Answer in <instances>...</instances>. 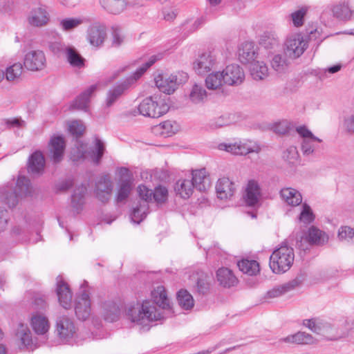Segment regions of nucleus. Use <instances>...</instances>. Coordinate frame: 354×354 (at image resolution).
I'll return each instance as SVG.
<instances>
[{
	"instance_id": "nucleus-13",
	"label": "nucleus",
	"mask_w": 354,
	"mask_h": 354,
	"mask_svg": "<svg viewBox=\"0 0 354 354\" xmlns=\"http://www.w3.org/2000/svg\"><path fill=\"white\" fill-rule=\"evenodd\" d=\"M261 198V187L256 179L248 180L244 191L243 198L248 206H256Z\"/></svg>"
},
{
	"instance_id": "nucleus-24",
	"label": "nucleus",
	"mask_w": 354,
	"mask_h": 354,
	"mask_svg": "<svg viewBox=\"0 0 354 354\" xmlns=\"http://www.w3.org/2000/svg\"><path fill=\"white\" fill-rule=\"evenodd\" d=\"M216 279L219 285L230 288L238 283V279L233 272L227 268H221L216 272Z\"/></svg>"
},
{
	"instance_id": "nucleus-40",
	"label": "nucleus",
	"mask_w": 354,
	"mask_h": 354,
	"mask_svg": "<svg viewBox=\"0 0 354 354\" xmlns=\"http://www.w3.org/2000/svg\"><path fill=\"white\" fill-rule=\"evenodd\" d=\"M239 270L250 276L256 275L260 271L259 264L257 261L243 259L238 262Z\"/></svg>"
},
{
	"instance_id": "nucleus-4",
	"label": "nucleus",
	"mask_w": 354,
	"mask_h": 354,
	"mask_svg": "<svg viewBox=\"0 0 354 354\" xmlns=\"http://www.w3.org/2000/svg\"><path fill=\"white\" fill-rule=\"evenodd\" d=\"M32 192L33 189L29 179L25 176H19L15 189L8 187L3 188L1 198L9 207H14L19 199L30 196Z\"/></svg>"
},
{
	"instance_id": "nucleus-58",
	"label": "nucleus",
	"mask_w": 354,
	"mask_h": 354,
	"mask_svg": "<svg viewBox=\"0 0 354 354\" xmlns=\"http://www.w3.org/2000/svg\"><path fill=\"white\" fill-rule=\"evenodd\" d=\"M305 275L304 274H298L295 279L283 284V286L287 292H289L295 288L299 287L305 281Z\"/></svg>"
},
{
	"instance_id": "nucleus-12",
	"label": "nucleus",
	"mask_w": 354,
	"mask_h": 354,
	"mask_svg": "<svg viewBox=\"0 0 354 354\" xmlns=\"http://www.w3.org/2000/svg\"><path fill=\"white\" fill-rule=\"evenodd\" d=\"M24 66L29 71H37L44 69L46 64L44 53L40 50L28 52L24 57Z\"/></svg>"
},
{
	"instance_id": "nucleus-47",
	"label": "nucleus",
	"mask_w": 354,
	"mask_h": 354,
	"mask_svg": "<svg viewBox=\"0 0 354 354\" xmlns=\"http://www.w3.org/2000/svg\"><path fill=\"white\" fill-rule=\"evenodd\" d=\"M272 68L277 73H284L288 67V60L279 54L273 55L270 60Z\"/></svg>"
},
{
	"instance_id": "nucleus-46",
	"label": "nucleus",
	"mask_w": 354,
	"mask_h": 354,
	"mask_svg": "<svg viewBox=\"0 0 354 354\" xmlns=\"http://www.w3.org/2000/svg\"><path fill=\"white\" fill-rule=\"evenodd\" d=\"M177 301L183 309L189 310L194 306L193 297L186 290L181 289L178 292Z\"/></svg>"
},
{
	"instance_id": "nucleus-37",
	"label": "nucleus",
	"mask_w": 354,
	"mask_h": 354,
	"mask_svg": "<svg viewBox=\"0 0 354 354\" xmlns=\"http://www.w3.org/2000/svg\"><path fill=\"white\" fill-rule=\"evenodd\" d=\"M100 3L104 10L114 15L122 12L127 6V0H101Z\"/></svg>"
},
{
	"instance_id": "nucleus-31",
	"label": "nucleus",
	"mask_w": 354,
	"mask_h": 354,
	"mask_svg": "<svg viewBox=\"0 0 354 354\" xmlns=\"http://www.w3.org/2000/svg\"><path fill=\"white\" fill-rule=\"evenodd\" d=\"M306 241L313 245H322L328 242V235L319 228L312 226L308 230Z\"/></svg>"
},
{
	"instance_id": "nucleus-19",
	"label": "nucleus",
	"mask_w": 354,
	"mask_h": 354,
	"mask_svg": "<svg viewBox=\"0 0 354 354\" xmlns=\"http://www.w3.org/2000/svg\"><path fill=\"white\" fill-rule=\"evenodd\" d=\"M56 292L61 306L68 309L71 306L72 293L68 286L59 277L57 278Z\"/></svg>"
},
{
	"instance_id": "nucleus-42",
	"label": "nucleus",
	"mask_w": 354,
	"mask_h": 354,
	"mask_svg": "<svg viewBox=\"0 0 354 354\" xmlns=\"http://www.w3.org/2000/svg\"><path fill=\"white\" fill-rule=\"evenodd\" d=\"M174 122L167 120L153 127V132L163 137H169L175 133L176 128Z\"/></svg>"
},
{
	"instance_id": "nucleus-35",
	"label": "nucleus",
	"mask_w": 354,
	"mask_h": 354,
	"mask_svg": "<svg viewBox=\"0 0 354 354\" xmlns=\"http://www.w3.org/2000/svg\"><path fill=\"white\" fill-rule=\"evenodd\" d=\"M250 71L252 78L255 80H264L269 74V70L266 63L259 60H255L251 63Z\"/></svg>"
},
{
	"instance_id": "nucleus-1",
	"label": "nucleus",
	"mask_w": 354,
	"mask_h": 354,
	"mask_svg": "<svg viewBox=\"0 0 354 354\" xmlns=\"http://www.w3.org/2000/svg\"><path fill=\"white\" fill-rule=\"evenodd\" d=\"M127 313L131 322L140 326L145 330L149 329L152 322L163 318L156 307L149 301H145L142 304L130 306Z\"/></svg>"
},
{
	"instance_id": "nucleus-55",
	"label": "nucleus",
	"mask_w": 354,
	"mask_h": 354,
	"mask_svg": "<svg viewBox=\"0 0 354 354\" xmlns=\"http://www.w3.org/2000/svg\"><path fill=\"white\" fill-rule=\"evenodd\" d=\"M68 129L72 135L79 137L83 134L85 126L81 120H73L68 122Z\"/></svg>"
},
{
	"instance_id": "nucleus-56",
	"label": "nucleus",
	"mask_w": 354,
	"mask_h": 354,
	"mask_svg": "<svg viewBox=\"0 0 354 354\" xmlns=\"http://www.w3.org/2000/svg\"><path fill=\"white\" fill-rule=\"evenodd\" d=\"M82 20L79 18H66L60 21L59 26L65 31L71 30L82 24Z\"/></svg>"
},
{
	"instance_id": "nucleus-16",
	"label": "nucleus",
	"mask_w": 354,
	"mask_h": 354,
	"mask_svg": "<svg viewBox=\"0 0 354 354\" xmlns=\"http://www.w3.org/2000/svg\"><path fill=\"white\" fill-rule=\"evenodd\" d=\"M75 313L80 320H86L91 315V301L86 290H82L76 298Z\"/></svg>"
},
{
	"instance_id": "nucleus-39",
	"label": "nucleus",
	"mask_w": 354,
	"mask_h": 354,
	"mask_svg": "<svg viewBox=\"0 0 354 354\" xmlns=\"http://www.w3.org/2000/svg\"><path fill=\"white\" fill-rule=\"evenodd\" d=\"M86 189L85 185H81L75 188L71 196L72 207L77 212L82 208L84 203V196L86 193Z\"/></svg>"
},
{
	"instance_id": "nucleus-38",
	"label": "nucleus",
	"mask_w": 354,
	"mask_h": 354,
	"mask_svg": "<svg viewBox=\"0 0 354 354\" xmlns=\"http://www.w3.org/2000/svg\"><path fill=\"white\" fill-rule=\"evenodd\" d=\"M221 72H212L205 79V85L209 90L216 91L225 85Z\"/></svg>"
},
{
	"instance_id": "nucleus-30",
	"label": "nucleus",
	"mask_w": 354,
	"mask_h": 354,
	"mask_svg": "<svg viewBox=\"0 0 354 354\" xmlns=\"http://www.w3.org/2000/svg\"><path fill=\"white\" fill-rule=\"evenodd\" d=\"M330 11L333 17L342 21H348L354 15V10H351L348 4L345 2L333 6Z\"/></svg>"
},
{
	"instance_id": "nucleus-26",
	"label": "nucleus",
	"mask_w": 354,
	"mask_h": 354,
	"mask_svg": "<svg viewBox=\"0 0 354 354\" xmlns=\"http://www.w3.org/2000/svg\"><path fill=\"white\" fill-rule=\"evenodd\" d=\"M281 342L287 344H314L317 343V339L311 335L305 332H298L297 333L290 335L279 340Z\"/></svg>"
},
{
	"instance_id": "nucleus-8",
	"label": "nucleus",
	"mask_w": 354,
	"mask_h": 354,
	"mask_svg": "<svg viewBox=\"0 0 354 354\" xmlns=\"http://www.w3.org/2000/svg\"><path fill=\"white\" fill-rule=\"evenodd\" d=\"M120 175V181L116 195L117 202H122L125 201L133 188V175L129 169L126 167H120L118 170Z\"/></svg>"
},
{
	"instance_id": "nucleus-61",
	"label": "nucleus",
	"mask_w": 354,
	"mask_h": 354,
	"mask_svg": "<svg viewBox=\"0 0 354 354\" xmlns=\"http://www.w3.org/2000/svg\"><path fill=\"white\" fill-rule=\"evenodd\" d=\"M299 156L297 149L295 147L291 146L283 152V158L290 163H294Z\"/></svg>"
},
{
	"instance_id": "nucleus-11",
	"label": "nucleus",
	"mask_w": 354,
	"mask_h": 354,
	"mask_svg": "<svg viewBox=\"0 0 354 354\" xmlns=\"http://www.w3.org/2000/svg\"><path fill=\"white\" fill-rule=\"evenodd\" d=\"M223 81L225 85L237 86L245 80V73L238 64H230L222 71Z\"/></svg>"
},
{
	"instance_id": "nucleus-57",
	"label": "nucleus",
	"mask_w": 354,
	"mask_h": 354,
	"mask_svg": "<svg viewBox=\"0 0 354 354\" xmlns=\"http://www.w3.org/2000/svg\"><path fill=\"white\" fill-rule=\"evenodd\" d=\"M69 47L70 46L66 45L60 41L50 42L48 44L50 50L57 56H60L61 55H65L67 49H68Z\"/></svg>"
},
{
	"instance_id": "nucleus-27",
	"label": "nucleus",
	"mask_w": 354,
	"mask_h": 354,
	"mask_svg": "<svg viewBox=\"0 0 354 354\" xmlns=\"http://www.w3.org/2000/svg\"><path fill=\"white\" fill-rule=\"evenodd\" d=\"M45 160L40 151L34 152L29 158L28 171L30 174L36 175L42 173L44 169Z\"/></svg>"
},
{
	"instance_id": "nucleus-63",
	"label": "nucleus",
	"mask_w": 354,
	"mask_h": 354,
	"mask_svg": "<svg viewBox=\"0 0 354 354\" xmlns=\"http://www.w3.org/2000/svg\"><path fill=\"white\" fill-rule=\"evenodd\" d=\"M288 129V123L286 121L274 123L272 127L273 131L278 134H285Z\"/></svg>"
},
{
	"instance_id": "nucleus-20",
	"label": "nucleus",
	"mask_w": 354,
	"mask_h": 354,
	"mask_svg": "<svg viewBox=\"0 0 354 354\" xmlns=\"http://www.w3.org/2000/svg\"><path fill=\"white\" fill-rule=\"evenodd\" d=\"M279 194L282 201L288 206L294 207L302 203V195L296 189L285 187L281 189Z\"/></svg>"
},
{
	"instance_id": "nucleus-41",
	"label": "nucleus",
	"mask_w": 354,
	"mask_h": 354,
	"mask_svg": "<svg viewBox=\"0 0 354 354\" xmlns=\"http://www.w3.org/2000/svg\"><path fill=\"white\" fill-rule=\"evenodd\" d=\"M16 336L24 346H30L32 344V334L27 325L22 323L19 324Z\"/></svg>"
},
{
	"instance_id": "nucleus-54",
	"label": "nucleus",
	"mask_w": 354,
	"mask_h": 354,
	"mask_svg": "<svg viewBox=\"0 0 354 354\" xmlns=\"http://www.w3.org/2000/svg\"><path fill=\"white\" fill-rule=\"evenodd\" d=\"M307 8L302 7L300 9L293 12L290 15L292 24L295 27H300L304 24V17L307 13Z\"/></svg>"
},
{
	"instance_id": "nucleus-23",
	"label": "nucleus",
	"mask_w": 354,
	"mask_h": 354,
	"mask_svg": "<svg viewBox=\"0 0 354 354\" xmlns=\"http://www.w3.org/2000/svg\"><path fill=\"white\" fill-rule=\"evenodd\" d=\"M101 314L105 321L114 322L119 319L120 316V308L114 301H107L102 304Z\"/></svg>"
},
{
	"instance_id": "nucleus-5",
	"label": "nucleus",
	"mask_w": 354,
	"mask_h": 354,
	"mask_svg": "<svg viewBox=\"0 0 354 354\" xmlns=\"http://www.w3.org/2000/svg\"><path fill=\"white\" fill-rule=\"evenodd\" d=\"M188 79L186 73L178 71L169 75L159 74L155 77L156 86L165 93L170 95L173 93L180 84L185 83Z\"/></svg>"
},
{
	"instance_id": "nucleus-53",
	"label": "nucleus",
	"mask_w": 354,
	"mask_h": 354,
	"mask_svg": "<svg viewBox=\"0 0 354 354\" xmlns=\"http://www.w3.org/2000/svg\"><path fill=\"white\" fill-rule=\"evenodd\" d=\"M212 185V178L205 168L201 169V193L209 192Z\"/></svg>"
},
{
	"instance_id": "nucleus-9",
	"label": "nucleus",
	"mask_w": 354,
	"mask_h": 354,
	"mask_svg": "<svg viewBox=\"0 0 354 354\" xmlns=\"http://www.w3.org/2000/svg\"><path fill=\"white\" fill-rule=\"evenodd\" d=\"M218 149L225 151L234 155L243 156L252 152H258L259 147L251 140H243L233 144L221 143Z\"/></svg>"
},
{
	"instance_id": "nucleus-22",
	"label": "nucleus",
	"mask_w": 354,
	"mask_h": 354,
	"mask_svg": "<svg viewBox=\"0 0 354 354\" xmlns=\"http://www.w3.org/2000/svg\"><path fill=\"white\" fill-rule=\"evenodd\" d=\"M30 325L37 335H45L49 330L50 326L48 317L38 312L32 314Z\"/></svg>"
},
{
	"instance_id": "nucleus-36",
	"label": "nucleus",
	"mask_w": 354,
	"mask_h": 354,
	"mask_svg": "<svg viewBox=\"0 0 354 354\" xmlns=\"http://www.w3.org/2000/svg\"><path fill=\"white\" fill-rule=\"evenodd\" d=\"M174 190L181 198H188L193 193L194 183L192 180L180 179L176 183Z\"/></svg>"
},
{
	"instance_id": "nucleus-32",
	"label": "nucleus",
	"mask_w": 354,
	"mask_h": 354,
	"mask_svg": "<svg viewBox=\"0 0 354 354\" xmlns=\"http://www.w3.org/2000/svg\"><path fill=\"white\" fill-rule=\"evenodd\" d=\"M259 44L266 49L274 50L280 46L279 38L274 31H266L261 35Z\"/></svg>"
},
{
	"instance_id": "nucleus-33",
	"label": "nucleus",
	"mask_w": 354,
	"mask_h": 354,
	"mask_svg": "<svg viewBox=\"0 0 354 354\" xmlns=\"http://www.w3.org/2000/svg\"><path fill=\"white\" fill-rule=\"evenodd\" d=\"M64 56L66 60L71 67L79 69L84 68L86 60L75 47L70 46Z\"/></svg>"
},
{
	"instance_id": "nucleus-44",
	"label": "nucleus",
	"mask_w": 354,
	"mask_h": 354,
	"mask_svg": "<svg viewBox=\"0 0 354 354\" xmlns=\"http://www.w3.org/2000/svg\"><path fill=\"white\" fill-rule=\"evenodd\" d=\"M149 205L145 202H140L139 205L133 208L131 219L135 223H140L148 213Z\"/></svg>"
},
{
	"instance_id": "nucleus-43",
	"label": "nucleus",
	"mask_w": 354,
	"mask_h": 354,
	"mask_svg": "<svg viewBox=\"0 0 354 354\" xmlns=\"http://www.w3.org/2000/svg\"><path fill=\"white\" fill-rule=\"evenodd\" d=\"M216 57L212 50L204 51L201 55V69L210 71L216 66Z\"/></svg>"
},
{
	"instance_id": "nucleus-14",
	"label": "nucleus",
	"mask_w": 354,
	"mask_h": 354,
	"mask_svg": "<svg viewBox=\"0 0 354 354\" xmlns=\"http://www.w3.org/2000/svg\"><path fill=\"white\" fill-rule=\"evenodd\" d=\"M113 182L109 175H102L97 178L95 183V193L100 201L107 202L111 198Z\"/></svg>"
},
{
	"instance_id": "nucleus-48",
	"label": "nucleus",
	"mask_w": 354,
	"mask_h": 354,
	"mask_svg": "<svg viewBox=\"0 0 354 354\" xmlns=\"http://www.w3.org/2000/svg\"><path fill=\"white\" fill-rule=\"evenodd\" d=\"M1 124L8 129H23L26 127V122L21 118H9L1 120Z\"/></svg>"
},
{
	"instance_id": "nucleus-49",
	"label": "nucleus",
	"mask_w": 354,
	"mask_h": 354,
	"mask_svg": "<svg viewBox=\"0 0 354 354\" xmlns=\"http://www.w3.org/2000/svg\"><path fill=\"white\" fill-rule=\"evenodd\" d=\"M22 71L23 67L21 64L15 63L6 68L5 77L8 81H14L20 77Z\"/></svg>"
},
{
	"instance_id": "nucleus-50",
	"label": "nucleus",
	"mask_w": 354,
	"mask_h": 354,
	"mask_svg": "<svg viewBox=\"0 0 354 354\" xmlns=\"http://www.w3.org/2000/svg\"><path fill=\"white\" fill-rule=\"evenodd\" d=\"M304 325L317 334H323L326 328L325 324L316 319H306L304 321Z\"/></svg>"
},
{
	"instance_id": "nucleus-25",
	"label": "nucleus",
	"mask_w": 354,
	"mask_h": 354,
	"mask_svg": "<svg viewBox=\"0 0 354 354\" xmlns=\"http://www.w3.org/2000/svg\"><path fill=\"white\" fill-rule=\"evenodd\" d=\"M106 37V30L104 26L93 25L88 30L87 39L91 45L98 47L101 46Z\"/></svg>"
},
{
	"instance_id": "nucleus-18",
	"label": "nucleus",
	"mask_w": 354,
	"mask_h": 354,
	"mask_svg": "<svg viewBox=\"0 0 354 354\" xmlns=\"http://www.w3.org/2000/svg\"><path fill=\"white\" fill-rule=\"evenodd\" d=\"M64 149L65 142L62 136H55L50 139L48 144V151L49 156L54 162H59L62 160Z\"/></svg>"
},
{
	"instance_id": "nucleus-52",
	"label": "nucleus",
	"mask_w": 354,
	"mask_h": 354,
	"mask_svg": "<svg viewBox=\"0 0 354 354\" xmlns=\"http://www.w3.org/2000/svg\"><path fill=\"white\" fill-rule=\"evenodd\" d=\"M168 189L162 185L156 187L153 191V198L158 204L165 203L168 199Z\"/></svg>"
},
{
	"instance_id": "nucleus-3",
	"label": "nucleus",
	"mask_w": 354,
	"mask_h": 354,
	"mask_svg": "<svg viewBox=\"0 0 354 354\" xmlns=\"http://www.w3.org/2000/svg\"><path fill=\"white\" fill-rule=\"evenodd\" d=\"M294 259L293 248L286 243H282L270 255L269 266L274 273L281 274L288 271L291 268Z\"/></svg>"
},
{
	"instance_id": "nucleus-29",
	"label": "nucleus",
	"mask_w": 354,
	"mask_h": 354,
	"mask_svg": "<svg viewBox=\"0 0 354 354\" xmlns=\"http://www.w3.org/2000/svg\"><path fill=\"white\" fill-rule=\"evenodd\" d=\"M96 85H91L82 93H81L72 103L71 107L72 109H76L79 110H83L86 111L90 97L96 90Z\"/></svg>"
},
{
	"instance_id": "nucleus-34",
	"label": "nucleus",
	"mask_w": 354,
	"mask_h": 354,
	"mask_svg": "<svg viewBox=\"0 0 354 354\" xmlns=\"http://www.w3.org/2000/svg\"><path fill=\"white\" fill-rule=\"evenodd\" d=\"M239 57L242 63H252L255 61L257 57L253 43H243L239 49Z\"/></svg>"
},
{
	"instance_id": "nucleus-45",
	"label": "nucleus",
	"mask_w": 354,
	"mask_h": 354,
	"mask_svg": "<svg viewBox=\"0 0 354 354\" xmlns=\"http://www.w3.org/2000/svg\"><path fill=\"white\" fill-rule=\"evenodd\" d=\"M315 219L313 212L306 203L301 204V212L298 216V220L300 223L308 225L311 223Z\"/></svg>"
},
{
	"instance_id": "nucleus-59",
	"label": "nucleus",
	"mask_w": 354,
	"mask_h": 354,
	"mask_svg": "<svg viewBox=\"0 0 354 354\" xmlns=\"http://www.w3.org/2000/svg\"><path fill=\"white\" fill-rule=\"evenodd\" d=\"M137 191L140 198L142 199L141 202L148 203L149 201L152 200L153 191L148 189L145 185H140Z\"/></svg>"
},
{
	"instance_id": "nucleus-10",
	"label": "nucleus",
	"mask_w": 354,
	"mask_h": 354,
	"mask_svg": "<svg viewBox=\"0 0 354 354\" xmlns=\"http://www.w3.org/2000/svg\"><path fill=\"white\" fill-rule=\"evenodd\" d=\"M296 131L302 138L301 150L304 155L308 156L313 153L317 148L318 144L322 142L321 139L314 136L305 126L297 127Z\"/></svg>"
},
{
	"instance_id": "nucleus-15",
	"label": "nucleus",
	"mask_w": 354,
	"mask_h": 354,
	"mask_svg": "<svg viewBox=\"0 0 354 354\" xmlns=\"http://www.w3.org/2000/svg\"><path fill=\"white\" fill-rule=\"evenodd\" d=\"M216 196L218 199L227 201L234 195L236 188L234 182L230 178L223 177L219 178L215 185Z\"/></svg>"
},
{
	"instance_id": "nucleus-21",
	"label": "nucleus",
	"mask_w": 354,
	"mask_h": 354,
	"mask_svg": "<svg viewBox=\"0 0 354 354\" xmlns=\"http://www.w3.org/2000/svg\"><path fill=\"white\" fill-rule=\"evenodd\" d=\"M49 20L48 13L43 7L32 9L28 17V24L34 27H41L47 24Z\"/></svg>"
},
{
	"instance_id": "nucleus-64",
	"label": "nucleus",
	"mask_w": 354,
	"mask_h": 354,
	"mask_svg": "<svg viewBox=\"0 0 354 354\" xmlns=\"http://www.w3.org/2000/svg\"><path fill=\"white\" fill-rule=\"evenodd\" d=\"M286 292V290L283 285L277 286V287L273 288L272 290H269L267 292V297L270 298V299L276 298V297L281 296L283 294H284Z\"/></svg>"
},
{
	"instance_id": "nucleus-6",
	"label": "nucleus",
	"mask_w": 354,
	"mask_h": 354,
	"mask_svg": "<svg viewBox=\"0 0 354 354\" xmlns=\"http://www.w3.org/2000/svg\"><path fill=\"white\" fill-rule=\"evenodd\" d=\"M308 46V41L301 34L296 33L288 36L283 45L286 55L292 59L299 57Z\"/></svg>"
},
{
	"instance_id": "nucleus-7",
	"label": "nucleus",
	"mask_w": 354,
	"mask_h": 354,
	"mask_svg": "<svg viewBox=\"0 0 354 354\" xmlns=\"http://www.w3.org/2000/svg\"><path fill=\"white\" fill-rule=\"evenodd\" d=\"M157 97L150 96L145 98L138 106V111L141 115L145 117L157 118L165 113L169 109L168 106L164 103H159Z\"/></svg>"
},
{
	"instance_id": "nucleus-60",
	"label": "nucleus",
	"mask_w": 354,
	"mask_h": 354,
	"mask_svg": "<svg viewBox=\"0 0 354 354\" xmlns=\"http://www.w3.org/2000/svg\"><path fill=\"white\" fill-rule=\"evenodd\" d=\"M338 237L340 240L350 241L354 237V230L348 226H343L339 229Z\"/></svg>"
},
{
	"instance_id": "nucleus-28",
	"label": "nucleus",
	"mask_w": 354,
	"mask_h": 354,
	"mask_svg": "<svg viewBox=\"0 0 354 354\" xmlns=\"http://www.w3.org/2000/svg\"><path fill=\"white\" fill-rule=\"evenodd\" d=\"M153 301L162 309H169L170 301L166 290L162 286H158L151 291Z\"/></svg>"
},
{
	"instance_id": "nucleus-2",
	"label": "nucleus",
	"mask_w": 354,
	"mask_h": 354,
	"mask_svg": "<svg viewBox=\"0 0 354 354\" xmlns=\"http://www.w3.org/2000/svg\"><path fill=\"white\" fill-rule=\"evenodd\" d=\"M162 57V54L161 53L152 55L149 59L148 62H145L142 66L136 70L133 76L109 89L105 100L106 106H111L122 96L130 84L138 80L148 68L152 66L156 61L161 59Z\"/></svg>"
},
{
	"instance_id": "nucleus-17",
	"label": "nucleus",
	"mask_w": 354,
	"mask_h": 354,
	"mask_svg": "<svg viewBox=\"0 0 354 354\" xmlns=\"http://www.w3.org/2000/svg\"><path fill=\"white\" fill-rule=\"evenodd\" d=\"M56 326L58 335L64 340L73 337L76 331L73 322L66 316L57 318Z\"/></svg>"
},
{
	"instance_id": "nucleus-62",
	"label": "nucleus",
	"mask_w": 354,
	"mask_h": 354,
	"mask_svg": "<svg viewBox=\"0 0 354 354\" xmlns=\"http://www.w3.org/2000/svg\"><path fill=\"white\" fill-rule=\"evenodd\" d=\"M344 130L349 133H354V114L346 116L343 121Z\"/></svg>"
},
{
	"instance_id": "nucleus-51",
	"label": "nucleus",
	"mask_w": 354,
	"mask_h": 354,
	"mask_svg": "<svg viewBox=\"0 0 354 354\" xmlns=\"http://www.w3.org/2000/svg\"><path fill=\"white\" fill-rule=\"evenodd\" d=\"M105 150L104 145L99 138L95 139V147L91 151V157L95 164H99Z\"/></svg>"
}]
</instances>
